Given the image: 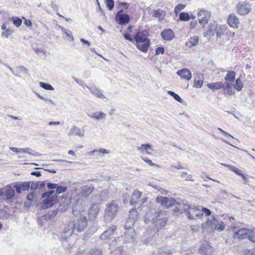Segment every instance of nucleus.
I'll list each match as a JSON object with an SVG mask.
<instances>
[{"label": "nucleus", "mask_w": 255, "mask_h": 255, "mask_svg": "<svg viewBox=\"0 0 255 255\" xmlns=\"http://www.w3.org/2000/svg\"><path fill=\"white\" fill-rule=\"evenodd\" d=\"M232 83L225 81V84H224V87L222 88L225 92H226L229 95H232V94H234V93L232 90Z\"/></svg>", "instance_id": "obj_34"}, {"label": "nucleus", "mask_w": 255, "mask_h": 255, "mask_svg": "<svg viewBox=\"0 0 255 255\" xmlns=\"http://www.w3.org/2000/svg\"><path fill=\"white\" fill-rule=\"evenodd\" d=\"M41 203L43 209H47L52 207L57 202V196L54 195L51 198L45 197Z\"/></svg>", "instance_id": "obj_18"}, {"label": "nucleus", "mask_w": 255, "mask_h": 255, "mask_svg": "<svg viewBox=\"0 0 255 255\" xmlns=\"http://www.w3.org/2000/svg\"><path fill=\"white\" fill-rule=\"evenodd\" d=\"M86 87L90 90V91L95 96L101 99H104L105 97L102 93L101 91L99 88L96 87L95 86H86Z\"/></svg>", "instance_id": "obj_27"}, {"label": "nucleus", "mask_w": 255, "mask_h": 255, "mask_svg": "<svg viewBox=\"0 0 255 255\" xmlns=\"http://www.w3.org/2000/svg\"><path fill=\"white\" fill-rule=\"evenodd\" d=\"M99 211L100 208L98 205V204L93 202L88 211V214L90 218L92 220L95 219L98 216Z\"/></svg>", "instance_id": "obj_19"}, {"label": "nucleus", "mask_w": 255, "mask_h": 255, "mask_svg": "<svg viewBox=\"0 0 255 255\" xmlns=\"http://www.w3.org/2000/svg\"><path fill=\"white\" fill-rule=\"evenodd\" d=\"M164 53V49L162 47H158L155 50V55H157L159 54H163Z\"/></svg>", "instance_id": "obj_62"}, {"label": "nucleus", "mask_w": 255, "mask_h": 255, "mask_svg": "<svg viewBox=\"0 0 255 255\" xmlns=\"http://www.w3.org/2000/svg\"><path fill=\"white\" fill-rule=\"evenodd\" d=\"M54 191L53 190H50L48 192H45L42 194L41 197L43 198L45 197L51 198L52 196H54ZM54 195L57 196L56 194H54Z\"/></svg>", "instance_id": "obj_54"}, {"label": "nucleus", "mask_w": 255, "mask_h": 255, "mask_svg": "<svg viewBox=\"0 0 255 255\" xmlns=\"http://www.w3.org/2000/svg\"><path fill=\"white\" fill-rule=\"evenodd\" d=\"M185 7V5L183 4H179L174 9V12L175 13H177L179 11L182 10L184 7Z\"/></svg>", "instance_id": "obj_59"}, {"label": "nucleus", "mask_w": 255, "mask_h": 255, "mask_svg": "<svg viewBox=\"0 0 255 255\" xmlns=\"http://www.w3.org/2000/svg\"><path fill=\"white\" fill-rule=\"evenodd\" d=\"M92 153H103V154H108L109 153V151L106 149H103V148H101L100 149H98V150H94L93 151H92L91 152Z\"/></svg>", "instance_id": "obj_57"}, {"label": "nucleus", "mask_w": 255, "mask_h": 255, "mask_svg": "<svg viewBox=\"0 0 255 255\" xmlns=\"http://www.w3.org/2000/svg\"><path fill=\"white\" fill-rule=\"evenodd\" d=\"M213 251L212 247L208 244L202 245L200 250V254L203 255H212Z\"/></svg>", "instance_id": "obj_26"}, {"label": "nucleus", "mask_w": 255, "mask_h": 255, "mask_svg": "<svg viewBox=\"0 0 255 255\" xmlns=\"http://www.w3.org/2000/svg\"><path fill=\"white\" fill-rule=\"evenodd\" d=\"M11 20H12L13 23L17 27H18L20 26L22 23V20L17 17H13L11 18Z\"/></svg>", "instance_id": "obj_52"}, {"label": "nucleus", "mask_w": 255, "mask_h": 255, "mask_svg": "<svg viewBox=\"0 0 255 255\" xmlns=\"http://www.w3.org/2000/svg\"><path fill=\"white\" fill-rule=\"evenodd\" d=\"M236 10L239 14L244 15L248 14L251 11V7L248 3L241 2L237 4Z\"/></svg>", "instance_id": "obj_12"}, {"label": "nucleus", "mask_w": 255, "mask_h": 255, "mask_svg": "<svg viewBox=\"0 0 255 255\" xmlns=\"http://www.w3.org/2000/svg\"><path fill=\"white\" fill-rule=\"evenodd\" d=\"M9 149L12 150L13 152L16 153H19L20 152L26 153L27 152L28 149L27 148H18L16 147H9Z\"/></svg>", "instance_id": "obj_47"}, {"label": "nucleus", "mask_w": 255, "mask_h": 255, "mask_svg": "<svg viewBox=\"0 0 255 255\" xmlns=\"http://www.w3.org/2000/svg\"><path fill=\"white\" fill-rule=\"evenodd\" d=\"M224 165L229 167L230 170L233 171L234 172H235L237 175H240V176L243 175V173H244V172L242 170H241L233 165H231L224 164Z\"/></svg>", "instance_id": "obj_38"}, {"label": "nucleus", "mask_w": 255, "mask_h": 255, "mask_svg": "<svg viewBox=\"0 0 255 255\" xmlns=\"http://www.w3.org/2000/svg\"><path fill=\"white\" fill-rule=\"evenodd\" d=\"M218 27L217 28L215 29V34H216L217 37H221V36L223 35V29L222 28V26L221 25H218Z\"/></svg>", "instance_id": "obj_51"}, {"label": "nucleus", "mask_w": 255, "mask_h": 255, "mask_svg": "<svg viewBox=\"0 0 255 255\" xmlns=\"http://www.w3.org/2000/svg\"><path fill=\"white\" fill-rule=\"evenodd\" d=\"M39 85L40 86L45 89V90H54V88L49 84H48V83H44V82H40L39 83Z\"/></svg>", "instance_id": "obj_46"}, {"label": "nucleus", "mask_w": 255, "mask_h": 255, "mask_svg": "<svg viewBox=\"0 0 255 255\" xmlns=\"http://www.w3.org/2000/svg\"><path fill=\"white\" fill-rule=\"evenodd\" d=\"M245 255H255V248L247 249L245 252Z\"/></svg>", "instance_id": "obj_61"}, {"label": "nucleus", "mask_w": 255, "mask_h": 255, "mask_svg": "<svg viewBox=\"0 0 255 255\" xmlns=\"http://www.w3.org/2000/svg\"><path fill=\"white\" fill-rule=\"evenodd\" d=\"M175 204L176 206L173 211L176 213H185L186 215V212L190 207V205L188 204L187 202L183 201L180 203H176Z\"/></svg>", "instance_id": "obj_14"}, {"label": "nucleus", "mask_w": 255, "mask_h": 255, "mask_svg": "<svg viewBox=\"0 0 255 255\" xmlns=\"http://www.w3.org/2000/svg\"><path fill=\"white\" fill-rule=\"evenodd\" d=\"M75 216L78 217L76 223L70 222L64 229L63 233L65 234V237H70L75 230L78 232L83 231L87 226V218L85 215H83L79 212V214Z\"/></svg>", "instance_id": "obj_2"}, {"label": "nucleus", "mask_w": 255, "mask_h": 255, "mask_svg": "<svg viewBox=\"0 0 255 255\" xmlns=\"http://www.w3.org/2000/svg\"><path fill=\"white\" fill-rule=\"evenodd\" d=\"M15 71L16 73H21V72H23V73H27L28 72V70L25 68L23 66H18V67H17L15 69Z\"/></svg>", "instance_id": "obj_55"}, {"label": "nucleus", "mask_w": 255, "mask_h": 255, "mask_svg": "<svg viewBox=\"0 0 255 255\" xmlns=\"http://www.w3.org/2000/svg\"><path fill=\"white\" fill-rule=\"evenodd\" d=\"M225 228V225L224 224V222L221 221L220 222H218L217 225V227L215 228V229L220 230L221 231H224Z\"/></svg>", "instance_id": "obj_56"}, {"label": "nucleus", "mask_w": 255, "mask_h": 255, "mask_svg": "<svg viewBox=\"0 0 255 255\" xmlns=\"http://www.w3.org/2000/svg\"><path fill=\"white\" fill-rule=\"evenodd\" d=\"M161 36L164 40L170 41L174 38L175 35L171 29H166L161 32Z\"/></svg>", "instance_id": "obj_24"}, {"label": "nucleus", "mask_w": 255, "mask_h": 255, "mask_svg": "<svg viewBox=\"0 0 255 255\" xmlns=\"http://www.w3.org/2000/svg\"><path fill=\"white\" fill-rule=\"evenodd\" d=\"M199 22L202 25L208 23L211 16V12L207 10L201 9L198 13Z\"/></svg>", "instance_id": "obj_13"}, {"label": "nucleus", "mask_w": 255, "mask_h": 255, "mask_svg": "<svg viewBox=\"0 0 255 255\" xmlns=\"http://www.w3.org/2000/svg\"><path fill=\"white\" fill-rule=\"evenodd\" d=\"M14 30L11 28H7V29L4 31H2L1 35L5 38H8L11 36Z\"/></svg>", "instance_id": "obj_40"}, {"label": "nucleus", "mask_w": 255, "mask_h": 255, "mask_svg": "<svg viewBox=\"0 0 255 255\" xmlns=\"http://www.w3.org/2000/svg\"><path fill=\"white\" fill-rule=\"evenodd\" d=\"M105 2L109 10H111L113 9L114 6V0H105Z\"/></svg>", "instance_id": "obj_53"}, {"label": "nucleus", "mask_w": 255, "mask_h": 255, "mask_svg": "<svg viewBox=\"0 0 255 255\" xmlns=\"http://www.w3.org/2000/svg\"><path fill=\"white\" fill-rule=\"evenodd\" d=\"M62 31L66 34V37H68V40L70 41H74V38L73 37V35H72L71 32L68 30L66 29L63 28H61Z\"/></svg>", "instance_id": "obj_41"}, {"label": "nucleus", "mask_w": 255, "mask_h": 255, "mask_svg": "<svg viewBox=\"0 0 255 255\" xmlns=\"http://www.w3.org/2000/svg\"><path fill=\"white\" fill-rule=\"evenodd\" d=\"M69 135H77L80 137H83L84 136V132L82 131L79 128L74 126L72 127V128L70 129L69 132Z\"/></svg>", "instance_id": "obj_29"}, {"label": "nucleus", "mask_w": 255, "mask_h": 255, "mask_svg": "<svg viewBox=\"0 0 255 255\" xmlns=\"http://www.w3.org/2000/svg\"><path fill=\"white\" fill-rule=\"evenodd\" d=\"M233 238L234 239H243L248 238L250 241L255 243V230L243 228L236 232Z\"/></svg>", "instance_id": "obj_6"}, {"label": "nucleus", "mask_w": 255, "mask_h": 255, "mask_svg": "<svg viewBox=\"0 0 255 255\" xmlns=\"http://www.w3.org/2000/svg\"><path fill=\"white\" fill-rule=\"evenodd\" d=\"M89 255H102V251L101 249L94 248L92 249L88 253Z\"/></svg>", "instance_id": "obj_42"}, {"label": "nucleus", "mask_w": 255, "mask_h": 255, "mask_svg": "<svg viewBox=\"0 0 255 255\" xmlns=\"http://www.w3.org/2000/svg\"><path fill=\"white\" fill-rule=\"evenodd\" d=\"M199 38L198 36H194L191 37L188 41L186 42L185 45L189 47L195 46L197 44Z\"/></svg>", "instance_id": "obj_33"}, {"label": "nucleus", "mask_w": 255, "mask_h": 255, "mask_svg": "<svg viewBox=\"0 0 255 255\" xmlns=\"http://www.w3.org/2000/svg\"><path fill=\"white\" fill-rule=\"evenodd\" d=\"M207 86L209 89L212 90H219L222 89L224 87V83L222 82H217L212 83H209Z\"/></svg>", "instance_id": "obj_31"}, {"label": "nucleus", "mask_w": 255, "mask_h": 255, "mask_svg": "<svg viewBox=\"0 0 255 255\" xmlns=\"http://www.w3.org/2000/svg\"><path fill=\"white\" fill-rule=\"evenodd\" d=\"M167 93L170 95V96H172L173 97V98L177 101L180 102V103H182L183 100L181 98V97L177 94H176L175 93H174V92L173 91H169L167 92Z\"/></svg>", "instance_id": "obj_44"}, {"label": "nucleus", "mask_w": 255, "mask_h": 255, "mask_svg": "<svg viewBox=\"0 0 255 255\" xmlns=\"http://www.w3.org/2000/svg\"><path fill=\"white\" fill-rule=\"evenodd\" d=\"M93 189L94 187L92 184L84 185L82 187L80 194L75 196L74 200L76 201V204L72 210V214L74 216H77L79 214L80 206L85 200L86 197L92 193Z\"/></svg>", "instance_id": "obj_3"}, {"label": "nucleus", "mask_w": 255, "mask_h": 255, "mask_svg": "<svg viewBox=\"0 0 255 255\" xmlns=\"http://www.w3.org/2000/svg\"><path fill=\"white\" fill-rule=\"evenodd\" d=\"M144 221L146 224L151 222L152 234H155L159 231L160 229L163 227L167 222L165 212L150 209L144 216Z\"/></svg>", "instance_id": "obj_1"}, {"label": "nucleus", "mask_w": 255, "mask_h": 255, "mask_svg": "<svg viewBox=\"0 0 255 255\" xmlns=\"http://www.w3.org/2000/svg\"><path fill=\"white\" fill-rule=\"evenodd\" d=\"M157 255H173L170 251L159 252Z\"/></svg>", "instance_id": "obj_64"}, {"label": "nucleus", "mask_w": 255, "mask_h": 255, "mask_svg": "<svg viewBox=\"0 0 255 255\" xmlns=\"http://www.w3.org/2000/svg\"><path fill=\"white\" fill-rule=\"evenodd\" d=\"M31 181L19 182L16 183L14 185L16 192L17 194H20L22 191L28 190L30 188Z\"/></svg>", "instance_id": "obj_17"}, {"label": "nucleus", "mask_w": 255, "mask_h": 255, "mask_svg": "<svg viewBox=\"0 0 255 255\" xmlns=\"http://www.w3.org/2000/svg\"><path fill=\"white\" fill-rule=\"evenodd\" d=\"M119 209V205L116 200L107 203L104 215V221L106 223L111 222L117 217Z\"/></svg>", "instance_id": "obj_5"}, {"label": "nucleus", "mask_w": 255, "mask_h": 255, "mask_svg": "<svg viewBox=\"0 0 255 255\" xmlns=\"http://www.w3.org/2000/svg\"><path fill=\"white\" fill-rule=\"evenodd\" d=\"M67 190V187L57 184V187H56V193L57 194H61L65 192Z\"/></svg>", "instance_id": "obj_50"}, {"label": "nucleus", "mask_w": 255, "mask_h": 255, "mask_svg": "<svg viewBox=\"0 0 255 255\" xmlns=\"http://www.w3.org/2000/svg\"><path fill=\"white\" fill-rule=\"evenodd\" d=\"M165 15V12L163 10L157 9L154 11L153 16L158 18V20L161 21L163 20Z\"/></svg>", "instance_id": "obj_30"}, {"label": "nucleus", "mask_w": 255, "mask_h": 255, "mask_svg": "<svg viewBox=\"0 0 255 255\" xmlns=\"http://www.w3.org/2000/svg\"><path fill=\"white\" fill-rule=\"evenodd\" d=\"M234 88L238 91H240L242 90V88H243V84L240 78H238L236 80L235 84L234 85Z\"/></svg>", "instance_id": "obj_39"}, {"label": "nucleus", "mask_w": 255, "mask_h": 255, "mask_svg": "<svg viewBox=\"0 0 255 255\" xmlns=\"http://www.w3.org/2000/svg\"><path fill=\"white\" fill-rule=\"evenodd\" d=\"M142 195V193L137 190H134L131 195V199L130 200L129 203L131 206H136L138 202L139 199L141 198Z\"/></svg>", "instance_id": "obj_22"}, {"label": "nucleus", "mask_w": 255, "mask_h": 255, "mask_svg": "<svg viewBox=\"0 0 255 255\" xmlns=\"http://www.w3.org/2000/svg\"><path fill=\"white\" fill-rule=\"evenodd\" d=\"M115 19L119 24L124 25L129 22L130 17L128 14L124 13L123 9H121L116 14Z\"/></svg>", "instance_id": "obj_9"}, {"label": "nucleus", "mask_w": 255, "mask_h": 255, "mask_svg": "<svg viewBox=\"0 0 255 255\" xmlns=\"http://www.w3.org/2000/svg\"><path fill=\"white\" fill-rule=\"evenodd\" d=\"M39 186V182H31L30 185V189L32 190H35Z\"/></svg>", "instance_id": "obj_60"}, {"label": "nucleus", "mask_w": 255, "mask_h": 255, "mask_svg": "<svg viewBox=\"0 0 255 255\" xmlns=\"http://www.w3.org/2000/svg\"><path fill=\"white\" fill-rule=\"evenodd\" d=\"M27 148L28 149V150L27 152H26V153H28L29 155H31L33 156H39L40 155V153L34 151V150L29 148Z\"/></svg>", "instance_id": "obj_63"}, {"label": "nucleus", "mask_w": 255, "mask_h": 255, "mask_svg": "<svg viewBox=\"0 0 255 255\" xmlns=\"http://www.w3.org/2000/svg\"><path fill=\"white\" fill-rule=\"evenodd\" d=\"M88 116L91 119L99 121L105 119L107 115L102 112H97L95 113H91L90 114H88Z\"/></svg>", "instance_id": "obj_28"}, {"label": "nucleus", "mask_w": 255, "mask_h": 255, "mask_svg": "<svg viewBox=\"0 0 255 255\" xmlns=\"http://www.w3.org/2000/svg\"><path fill=\"white\" fill-rule=\"evenodd\" d=\"M203 84V80L201 79L199 76H196L194 79V86L197 88H201Z\"/></svg>", "instance_id": "obj_37"}, {"label": "nucleus", "mask_w": 255, "mask_h": 255, "mask_svg": "<svg viewBox=\"0 0 255 255\" xmlns=\"http://www.w3.org/2000/svg\"><path fill=\"white\" fill-rule=\"evenodd\" d=\"M109 198V192L106 190H102L99 194L92 196V200L98 204H101L103 202L106 201Z\"/></svg>", "instance_id": "obj_11"}, {"label": "nucleus", "mask_w": 255, "mask_h": 255, "mask_svg": "<svg viewBox=\"0 0 255 255\" xmlns=\"http://www.w3.org/2000/svg\"><path fill=\"white\" fill-rule=\"evenodd\" d=\"M148 32L143 30L138 31L134 36L136 47L143 52H146L150 45V40L148 38Z\"/></svg>", "instance_id": "obj_4"}, {"label": "nucleus", "mask_w": 255, "mask_h": 255, "mask_svg": "<svg viewBox=\"0 0 255 255\" xmlns=\"http://www.w3.org/2000/svg\"><path fill=\"white\" fill-rule=\"evenodd\" d=\"M59 210L55 209L52 211L48 212L43 216V218L45 220H50L53 219L58 213Z\"/></svg>", "instance_id": "obj_35"}, {"label": "nucleus", "mask_w": 255, "mask_h": 255, "mask_svg": "<svg viewBox=\"0 0 255 255\" xmlns=\"http://www.w3.org/2000/svg\"><path fill=\"white\" fill-rule=\"evenodd\" d=\"M218 27V24L216 22L213 21L211 22L208 26V29L204 33L205 37H209L210 38L211 37L214 36L215 34V29Z\"/></svg>", "instance_id": "obj_20"}, {"label": "nucleus", "mask_w": 255, "mask_h": 255, "mask_svg": "<svg viewBox=\"0 0 255 255\" xmlns=\"http://www.w3.org/2000/svg\"><path fill=\"white\" fill-rule=\"evenodd\" d=\"M179 19L182 21H188L190 19V16L188 13L182 12L179 14Z\"/></svg>", "instance_id": "obj_43"}, {"label": "nucleus", "mask_w": 255, "mask_h": 255, "mask_svg": "<svg viewBox=\"0 0 255 255\" xmlns=\"http://www.w3.org/2000/svg\"><path fill=\"white\" fill-rule=\"evenodd\" d=\"M117 226L113 225L105 231L100 236V239L104 242H108L113 239V234L117 230Z\"/></svg>", "instance_id": "obj_8"}, {"label": "nucleus", "mask_w": 255, "mask_h": 255, "mask_svg": "<svg viewBox=\"0 0 255 255\" xmlns=\"http://www.w3.org/2000/svg\"><path fill=\"white\" fill-rule=\"evenodd\" d=\"M37 199V197H36L34 192H31L26 196L27 200L30 201L32 202H36Z\"/></svg>", "instance_id": "obj_48"}, {"label": "nucleus", "mask_w": 255, "mask_h": 255, "mask_svg": "<svg viewBox=\"0 0 255 255\" xmlns=\"http://www.w3.org/2000/svg\"><path fill=\"white\" fill-rule=\"evenodd\" d=\"M111 255H125L123 249L121 247H119L115 249L113 251L111 252Z\"/></svg>", "instance_id": "obj_45"}, {"label": "nucleus", "mask_w": 255, "mask_h": 255, "mask_svg": "<svg viewBox=\"0 0 255 255\" xmlns=\"http://www.w3.org/2000/svg\"><path fill=\"white\" fill-rule=\"evenodd\" d=\"M177 74L182 79L190 80L192 78V74L190 71L186 68L182 69L177 72Z\"/></svg>", "instance_id": "obj_23"}, {"label": "nucleus", "mask_w": 255, "mask_h": 255, "mask_svg": "<svg viewBox=\"0 0 255 255\" xmlns=\"http://www.w3.org/2000/svg\"><path fill=\"white\" fill-rule=\"evenodd\" d=\"M138 216L136 209H133L129 211V217L126 222V225L132 226L135 223Z\"/></svg>", "instance_id": "obj_21"}, {"label": "nucleus", "mask_w": 255, "mask_h": 255, "mask_svg": "<svg viewBox=\"0 0 255 255\" xmlns=\"http://www.w3.org/2000/svg\"><path fill=\"white\" fill-rule=\"evenodd\" d=\"M236 73L234 71H228V73L225 77L226 82L233 83L235 80Z\"/></svg>", "instance_id": "obj_32"}, {"label": "nucleus", "mask_w": 255, "mask_h": 255, "mask_svg": "<svg viewBox=\"0 0 255 255\" xmlns=\"http://www.w3.org/2000/svg\"><path fill=\"white\" fill-rule=\"evenodd\" d=\"M151 147V145L149 144H142L141 146L138 148V149L140 150L142 152H143L145 150L150 149Z\"/></svg>", "instance_id": "obj_58"}, {"label": "nucleus", "mask_w": 255, "mask_h": 255, "mask_svg": "<svg viewBox=\"0 0 255 255\" xmlns=\"http://www.w3.org/2000/svg\"><path fill=\"white\" fill-rule=\"evenodd\" d=\"M124 228L127 230L125 233L126 241L128 242H132L135 237L134 230L131 228V226L128 225H125Z\"/></svg>", "instance_id": "obj_16"}, {"label": "nucleus", "mask_w": 255, "mask_h": 255, "mask_svg": "<svg viewBox=\"0 0 255 255\" xmlns=\"http://www.w3.org/2000/svg\"><path fill=\"white\" fill-rule=\"evenodd\" d=\"M228 22L230 26L233 28H238L240 22L238 17L234 13H232L230 15Z\"/></svg>", "instance_id": "obj_25"}, {"label": "nucleus", "mask_w": 255, "mask_h": 255, "mask_svg": "<svg viewBox=\"0 0 255 255\" xmlns=\"http://www.w3.org/2000/svg\"><path fill=\"white\" fill-rule=\"evenodd\" d=\"M186 216L190 220H194L197 218H200L203 216V212L197 207L190 206L188 210L186 212Z\"/></svg>", "instance_id": "obj_10"}, {"label": "nucleus", "mask_w": 255, "mask_h": 255, "mask_svg": "<svg viewBox=\"0 0 255 255\" xmlns=\"http://www.w3.org/2000/svg\"><path fill=\"white\" fill-rule=\"evenodd\" d=\"M181 177L184 179L185 180H190L191 181H193L194 179L193 178L192 175L188 174L186 172H183L181 173Z\"/></svg>", "instance_id": "obj_49"}, {"label": "nucleus", "mask_w": 255, "mask_h": 255, "mask_svg": "<svg viewBox=\"0 0 255 255\" xmlns=\"http://www.w3.org/2000/svg\"><path fill=\"white\" fill-rule=\"evenodd\" d=\"M155 202L160 204L162 207L168 208L175 205L176 201L173 198H168L166 197L158 196L155 199Z\"/></svg>", "instance_id": "obj_7"}, {"label": "nucleus", "mask_w": 255, "mask_h": 255, "mask_svg": "<svg viewBox=\"0 0 255 255\" xmlns=\"http://www.w3.org/2000/svg\"><path fill=\"white\" fill-rule=\"evenodd\" d=\"M211 217L212 219L210 220H208L207 221L206 224L208 226L210 227L211 229H215V228L217 227V225L219 221L215 218V217L211 216Z\"/></svg>", "instance_id": "obj_36"}, {"label": "nucleus", "mask_w": 255, "mask_h": 255, "mask_svg": "<svg viewBox=\"0 0 255 255\" xmlns=\"http://www.w3.org/2000/svg\"><path fill=\"white\" fill-rule=\"evenodd\" d=\"M14 195L15 191L10 186H6L1 190V197L3 199H10L13 197Z\"/></svg>", "instance_id": "obj_15"}]
</instances>
